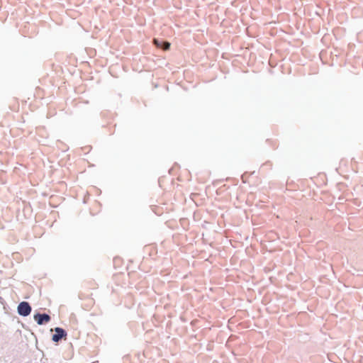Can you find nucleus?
Segmentation results:
<instances>
[{
    "label": "nucleus",
    "mask_w": 363,
    "mask_h": 363,
    "mask_svg": "<svg viewBox=\"0 0 363 363\" xmlns=\"http://www.w3.org/2000/svg\"><path fill=\"white\" fill-rule=\"evenodd\" d=\"M31 312V307L28 302L23 301L18 306V313L23 316L28 315Z\"/></svg>",
    "instance_id": "nucleus-1"
},
{
    "label": "nucleus",
    "mask_w": 363,
    "mask_h": 363,
    "mask_svg": "<svg viewBox=\"0 0 363 363\" xmlns=\"http://www.w3.org/2000/svg\"><path fill=\"white\" fill-rule=\"evenodd\" d=\"M35 320L38 325H43V323H48L50 320V317L47 314L38 313L34 315Z\"/></svg>",
    "instance_id": "nucleus-2"
},
{
    "label": "nucleus",
    "mask_w": 363,
    "mask_h": 363,
    "mask_svg": "<svg viewBox=\"0 0 363 363\" xmlns=\"http://www.w3.org/2000/svg\"><path fill=\"white\" fill-rule=\"evenodd\" d=\"M55 331L56 333L52 335V340L56 342L67 335L65 331L61 328H55Z\"/></svg>",
    "instance_id": "nucleus-3"
},
{
    "label": "nucleus",
    "mask_w": 363,
    "mask_h": 363,
    "mask_svg": "<svg viewBox=\"0 0 363 363\" xmlns=\"http://www.w3.org/2000/svg\"><path fill=\"white\" fill-rule=\"evenodd\" d=\"M170 48V43L169 42H162V49L164 50H168Z\"/></svg>",
    "instance_id": "nucleus-4"
},
{
    "label": "nucleus",
    "mask_w": 363,
    "mask_h": 363,
    "mask_svg": "<svg viewBox=\"0 0 363 363\" xmlns=\"http://www.w3.org/2000/svg\"><path fill=\"white\" fill-rule=\"evenodd\" d=\"M162 42L163 41H160L157 39H154L153 40V43L157 47V48H162Z\"/></svg>",
    "instance_id": "nucleus-5"
}]
</instances>
